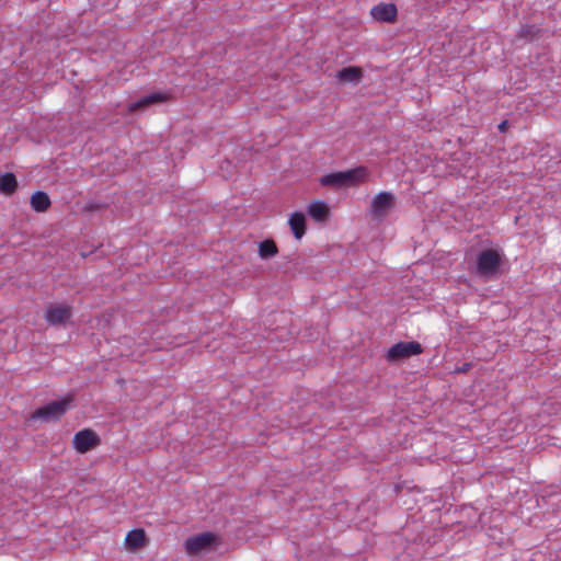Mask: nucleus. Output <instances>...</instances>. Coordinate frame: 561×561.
I'll list each match as a JSON object with an SVG mask.
<instances>
[{"instance_id": "7ed1b4c3", "label": "nucleus", "mask_w": 561, "mask_h": 561, "mask_svg": "<svg viewBox=\"0 0 561 561\" xmlns=\"http://www.w3.org/2000/svg\"><path fill=\"white\" fill-rule=\"evenodd\" d=\"M502 256L497 250L488 249L477 256L478 273L485 277L495 275L501 267Z\"/></svg>"}, {"instance_id": "39448f33", "label": "nucleus", "mask_w": 561, "mask_h": 561, "mask_svg": "<svg viewBox=\"0 0 561 561\" xmlns=\"http://www.w3.org/2000/svg\"><path fill=\"white\" fill-rule=\"evenodd\" d=\"M218 540L217 536L210 531H205L185 540V550L188 556H197L211 548Z\"/></svg>"}, {"instance_id": "a211bd4d", "label": "nucleus", "mask_w": 561, "mask_h": 561, "mask_svg": "<svg viewBox=\"0 0 561 561\" xmlns=\"http://www.w3.org/2000/svg\"><path fill=\"white\" fill-rule=\"evenodd\" d=\"M499 129L501 131H504L506 129V122H502L500 125H499Z\"/></svg>"}, {"instance_id": "9b49d317", "label": "nucleus", "mask_w": 561, "mask_h": 561, "mask_svg": "<svg viewBox=\"0 0 561 561\" xmlns=\"http://www.w3.org/2000/svg\"><path fill=\"white\" fill-rule=\"evenodd\" d=\"M290 231L297 240H300L306 233V216L301 211L290 214L288 218Z\"/></svg>"}, {"instance_id": "f03ea898", "label": "nucleus", "mask_w": 561, "mask_h": 561, "mask_svg": "<svg viewBox=\"0 0 561 561\" xmlns=\"http://www.w3.org/2000/svg\"><path fill=\"white\" fill-rule=\"evenodd\" d=\"M396 205L397 198L394 194L388 191L379 192L370 202L369 214L371 219L377 221L383 220Z\"/></svg>"}, {"instance_id": "f8f14e48", "label": "nucleus", "mask_w": 561, "mask_h": 561, "mask_svg": "<svg viewBox=\"0 0 561 561\" xmlns=\"http://www.w3.org/2000/svg\"><path fill=\"white\" fill-rule=\"evenodd\" d=\"M308 215L318 222H322L328 219L330 215V208L323 201H312L308 205Z\"/></svg>"}, {"instance_id": "0eeeda50", "label": "nucleus", "mask_w": 561, "mask_h": 561, "mask_svg": "<svg viewBox=\"0 0 561 561\" xmlns=\"http://www.w3.org/2000/svg\"><path fill=\"white\" fill-rule=\"evenodd\" d=\"M44 317L46 322L50 325H64L72 317V307L67 304L49 306Z\"/></svg>"}, {"instance_id": "1a4fd4ad", "label": "nucleus", "mask_w": 561, "mask_h": 561, "mask_svg": "<svg viewBox=\"0 0 561 561\" xmlns=\"http://www.w3.org/2000/svg\"><path fill=\"white\" fill-rule=\"evenodd\" d=\"M370 14L378 22L393 23L398 16V9L393 3H379L370 9Z\"/></svg>"}, {"instance_id": "20e7f679", "label": "nucleus", "mask_w": 561, "mask_h": 561, "mask_svg": "<svg viewBox=\"0 0 561 561\" xmlns=\"http://www.w3.org/2000/svg\"><path fill=\"white\" fill-rule=\"evenodd\" d=\"M71 398H65L62 400L53 401L48 404L36 409L32 415V420L51 421L59 420L69 409Z\"/></svg>"}, {"instance_id": "f257e3e1", "label": "nucleus", "mask_w": 561, "mask_h": 561, "mask_svg": "<svg viewBox=\"0 0 561 561\" xmlns=\"http://www.w3.org/2000/svg\"><path fill=\"white\" fill-rule=\"evenodd\" d=\"M368 171L365 167H358L347 171L329 173L320 178L319 182L322 186H355L365 181Z\"/></svg>"}, {"instance_id": "dca6fc26", "label": "nucleus", "mask_w": 561, "mask_h": 561, "mask_svg": "<svg viewBox=\"0 0 561 561\" xmlns=\"http://www.w3.org/2000/svg\"><path fill=\"white\" fill-rule=\"evenodd\" d=\"M362 77V69L355 66L345 67L337 72V78L344 82H358Z\"/></svg>"}, {"instance_id": "f3484780", "label": "nucleus", "mask_w": 561, "mask_h": 561, "mask_svg": "<svg viewBox=\"0 0 561 561\" xmlns=\"http://www.w3.org/2000/svg\"><path fill=\"white\" fill-rule=\"evenodd\" d=\"M278 253L277 244L273 239H266L259 243V256L268 260Z\"/></svg>"}, {"instance_id": "2eb2a0df", "label": "nucleus", "mask_w": 561, "mask_h": 561, "mask_svg": "<svg viewBox=\"0 0 561 561\" xmlns=\"http://www.w3.org/2000/svg\"><path fill=\"white\" fill-rule=\"evenodd\" d=\"M18 185L16 176L13 173L8 172L0 175V193L3 195H13L18 188Z\"/></svg>"}, {"instance_id": "4468645a", "label": "nucleus", "mask_w": 561, "mask_h": 561, "mask_svg": "<svg viewBox=\"0 0 561 561\" xmlns=\"http://www.w3.org/2000/svg\"><path fill=\"white\" fill-rule=\"evenodd\" d=\"M30 204L33 210L44 213L49 209L51 201L47 193L37 191L31 196Z\"/></svg>"}, {"instance_id": "ddd939ff", "label": "nucleus", "mask_w": 561, "mask_h": 561, "mask_svg": "<svg viewBox=\"0 0 561 561\" xmlns=\"http://www.w3.org/2000/svg\"><path fill=\"white\" fill-rule=\"evenodd\" d=\"M146 533L141 528L133 529L125 537L126 548L130 551L142 548L146 545Z\"/></svg>"}, {"instance_id": "9d476101", "label": "nucleus", "mask_w": 561, "mask_h": 561, "mask_svg": "<svg viewBox=\"0 0 561 561\" xmlns=\"http://www.w3.org/2000/svg\"><path fill=\"white\" fill-rule=\"evenodd\" d=\"M169 96L170 95L168 93H162V92L151 93L149 95L141 98L140 100H138L136 102L130 103L128 106V112L133 113L138 110L148 107L149 105H151L153 103L168 101Z\"/></svg>"}, {"instance_id": "6e6552de", "label": "nucleus", "mask_w": 561, "mask_h": 561, "mask_svg": "<svg viewBox=\"0 0 561 561\" xmlns=\"http://www.w3.org/2000/svg\"><path fill=\"white\" fill-rule=\"evenodd\" d=\"M72 444L78 453L85 454L100 444V437L94 431L85 428L75 434Z\"/></svg>"}, {"instance_id": "423d86ee", "label": "nucleus", "mask_w": 561, "mask_h": 561, "mask_svg": "<svg viewBox=\"0 0 561 561\" xmlns=\"http://www.w3.org/2000/svg\"><path fill=\"white\" fill-rule=\"evenodd\" d=\"M422 352L423 348L419 342H399L388 350L386 358L388 362L392 363L409 358L413 355H419Z\"/></svg>"}]
</instances>
